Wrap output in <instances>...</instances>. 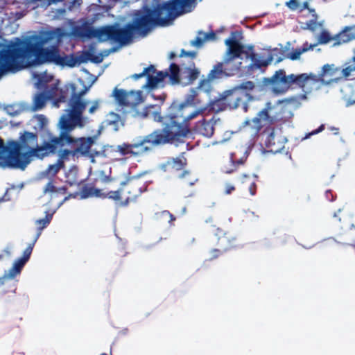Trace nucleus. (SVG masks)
Masks as SVG:
<instances>
[{"label":"nucleus","mask_w":355,"mask_h":355,"mask_svg":"<svg viewBox=\"0 0 355 355\" xmlns=\"http://www.w3.org/2000/svg\"><path fill=\"white\" fill-rule=\"evenodd\" d=\"M73 90V94L69 101V108L66 110L59 120L58 127L60 134L57 136L56 152L58 149H63L62 155L76 157L79 155L86 156L89 154V150L95 142L96 137L75 138L71 135V132L76 128H83L89 123L87 116H84L85 111L89 114H94L100 107L99 100L88 101L83 96L89 89H85L77 93L74 85H70Z\"/></svg>","instance_id":"f257e3e1"},{"label":"nucleus","mask_w":355,"mask_h":355,"mask_svg":"<svg viewBox=\"0 0 355 355\" xmlns=\"http://www.w3.org/2000/svg\"><path fill=\"white\" fill-rule=\"evenodd\" d=\"M46 139L38 144L36 133L24 131L20 134L18 141L8 143V154L6 156V147L0 144V167L24 170L34 159H43L56 154L57 136L46 132Z\"/></svg>","instance_id":"f03ea898"},{"label":"nucleus","mask_w":355,"mask_h":355,"mask_svg":"<svg viewBox=\"0 0 355 355\" xmlns=\"http://www.w3.org/2000/svg\"><path fill=\"white\" fill-rule=\"evenodd\" d=\"M238 32H232L229 38L226 39L225 44L227 46L224 55L223 64L225 69V76H232L237 74L244 68L243 71L248 73L261 69L268 66L272 61V57L267 58L254 52L252 46H245L237 40Z\"/></svg>","instance_id":"7ed1b4c3"},{"label":"nucleus","mask_w":355,"mask_h":355,"mask_svg":"<svg viewBox=\"0 0 355 355\" xmlns=\"http://www.w3.org/2000/svg\"><path fill=\"white\" fill-rule=\"evenodd\" d=\"M199 73L194 63L190 61L188 65L181 64L178 66L172 63L168 71H157L154 66L150 65L145 68L141 73L133 74L132 78L134 80H138L146 77L147 82L142 88L153 89L164 87V80L168 76L173 85L180 83L182 85H188L198 78Z\"/></svg>","instance_id":"20e7f679"},{"label":"nucleus","mask_w":355,"mask_h":355,"mask_svg":"<svg viewBox=\"0 0 355 355\" xmlns=\"http://www.w3.org/2000/svg\"><path fill=\"white\" fill-rule=\"evenodd\" d=\"M207 108V106H200L187 114L170 110V119H165L163 128L165 135L168 136V143L180 141L185 137L190 132L192 121L202 114Z\"/></svg>","instance_id":"39448f33"},{"label":"nucleus","mask_w":355,"mask_h":355,"mask_svg":"<svg viewBox=\"0 0 355 355\" xmlns=\"http://www.w3.org/2000/svg\"><path fill=\"white\" fill-rule=\"evenodd\" d=\"M33 79L35 80V87L42 92H37L33 96V103L28 108L31 112L42 110L49 100L53 99L58 92V81L46 71L32 70Z\"/></svg>","instance_id":"423d86ee"},{"label":"nucleus","mask_w":355,"mask_h":355,"mask_svg":"<svg viewBox=\"0 0 355 355\" xmlns=\"http://www.w3.org/2000/svg\"><path fill=\"white\" fill-rule=\"evenodd\" d=\"M261 90V86L253 81H245L235 86L233 89L225 91L223 98L227 101L231 109L241 107L246 112L248 110V102L255 100L253 95Z\"/></svg>","instance_id":"0eeeda50"},{"label":"nucleus","mask_w":355,"mask_h":355,"mask_svg":"<svg viewBox=\"0 0 355 355\" xmlns=\"http://www.w3.org/2000/svg\"><path fill=\"white\" fill-rule=\"evenodd\" d=\"M321 85H323L322 78L318 76V74L313 73L296 74L295 86L301 88L304 94L291 98L288 101L294 103L298 101L306 100L307 98L306 95L311 93L313 90L319 89Z\"/></svg>","instance_id":"6e6552de"},{"label":"nucleus","mask_w":355,"mask_h":355,"mask_svg":"<svg viewBox=\"0 0 355 355\" xmlns=\"http://www.w3.org/2000/svg\"><path fill=\"white\" fill-rule=\"evenodd\" d=\"M296 74L286 75L283 69L277 71L270 78L265 80L266 85H270L271 90L277 94L286 92L292 85H295Z\"/></svg>","instance_id":"1a4fd4ad"},{"label":"nucleus","mask_w":355,"mask_h":355,"mask_svg":"<svg viewBox=\"0 0 355 355\" xmlns=\"http://www.w3.org/2000/svg\"><path fill=\"white\" fill-rule=\"evenodd\" d=\"M168 136H166L163 129H157L151 133L137 139L140 150L137 153H145L152 150L153 147L168 144Z\"/></svg>","instance_id":"9d476101"},{"label":"nucleus","mask_w":355,"mask_h":355,"mask_svg":"<svg viewBox=\"0 0 355 355\" xmlns=\"http://www.w3.org/2000/svg\"><path fill=\"white\" fill-rule=\"evenodd\" d=\"M140 150L139 145L138 144L137 139L132 144H123L121 145H119L116 146H104L102 153L98 151H92L89 155L92 158V162H94V155H103L105 157H109L110 154L112 152L119 153V154L122 156L128 155H141L142 153H137V152Z\"/></svg>","instance_id":"9b49d317"},{"label":"nucleus","mask_w":355,"mask_h":355,"mask_svg":"<svg viewBox=\"0 0 355 355\" xmlns=\"http://www.w3.org/2000/svg\"><path fill=\"white\" fill-rule=\"evenodd\" d=\"M205 112L206 111L196 119L198 121L193 123V126L191 125L190 129L196 134L211 138L214 135L215 125L219 121V119L215 116L207 117L205 116Z\"/></svg>","instance_id":"f8f14e48"},{"label":"nucleus","mask_w":355,"mask_h":355,"mask_svg":"<svg viewBox=\"0 0 355 355\" xmlns=\"http://www.w3.org/2000/svg\"><path fill=\"white\" fill-rule=\"evenodd\" d=\"M275 109L270 103H267L266 107L260 111L257 116L253 118L252 122L253 127L259 130L263 126L272 124L275 121L281 120L282 118L275 115Z\"/></svg>","instance_id":"ddd939ff"},{"label":"nucleus","mask_w":355,"mask_h":355,"mask_svg":"<svg viewBox=\"0 0 355 355\" xmlns=\"http://www.w3.org/2000/svg\"><path fill=\"white\" fill-rule=\"evenodd\" d=\"M113 96L116 101L121 105L136 106L143 101L142 92H126L122 89L115 88L113 91Z\"/></svg>","instance_id":"4468645a"},{"label":"nucleus","mask_w":355,"mask_h":355,"mask_svg":"<svg viewBox=\"0 0 355 355\" xmlns=\"http://www.w3.org/2000/svg\"><path fill=\"white\" fill-rule=\"evenodd\" d=\"M96 50L94 45H90L87 50H84L76 55L70 54L67 58L69 60V67H73L82 63L92 61L95 63H100L102 62V56L96 55Z\"/></svg>","instance_id":"2eb2a0df"},{"label":"nucleus","mask_w":355,"mask_h":355,"mask_svg":"<svg viewBox=\"0 0 355 355\" xmlns=\"http://www.w3.org/2000/svg\"><path fill=\"white\" fill-rule=\"evenodd\" d=\"M202 101L200 96L199 92L196 88H192L189 94L185 96L184 102L178 106H172L171 110L172 112H178L180 114H187L191 112L188 111L189 107H196L201 104Z\"/></svg>","instance_id":"dca6fc26"},{"label":"nucleus","mask_w":355,"mask_h":355,"mask_svg":"<svg viewBox=\"0 0 355 355\" xmlns=\"http://www.w3.org/2000/svg\"><path fill=\"white\" fill-rule=\"evenodd\" d=\"M286 5L292 10L302 12L306 9H308L310 12H313L312 16L313 19L305 23H302L304 25L302 26L303 28L315 31L318 28L321 27L322 25L316 21L315 10L309 8L307 1L300 3L297 0H290L286 3Z\"/></svg>","instance_id":"f3484780"},{"label":"nucleus","mask_w":355,"mask_h":355,"mask_svg":"<svg viewBox=\"0 0 355 355\" xmlns=\"http://www.w3.org/2000/svg\"><path fill=\"white\" fill-rule=\"evenodd\" d=\"M286 141V138L282 135L280 130H272L266 138L265 144L268 148V151L272 153H277L284 149Z\"/></svg>","instance_id":"a211bd4d"},{"label":"nucleus","mask_w":355,"mask_h":355,"mask_svg":"<svg viewBox=\"0 0 355 355\" xmlns=\"http://www.w3.org/2000/svg\"><path fill=\"white\" fill-rule=\"evenodd\" d=\"M94 28L89 22L85 20H80L72 26L71 35L76 37L92 39Z\"/></svg>","instance_id":"6ab92c4d"},{"label":"nucleus","mask_w":355,"mask_h":355,"mask_svg":"<svg viewBox=\"0 0 355 355\" xmlns=\"http://www.w3.org/2000/svg\"><path fill=\"white\" fill-rule=\"evenodd\" d=\"M37 241H35V238L34 239L32 243H30L28 246L26 248V250L23 252V256L20 258L16 259L12 266V271L15 273H21L23 268L24 267L26 262L29 260L30 257L31 255L33 247Z\"/></svg>","instance_id":"aec40b11"},{"label":"nucleus","mask_w":355,"mask_h":355,"mask_svg":"<svg viewBox=\"0 0 355 355\" xmlns=\"http://www.w3.org/2000/svg\"><path fill=\"white\" fill-rule=\"evenodd\" d=\"M339 71V69L336 67V66L333 64H324L321 69V71L318 74V76L322 78V81L323 85H329L331 83H337L340 78H334L330 79L328 81L325 80V77L329 76L333 77L336 75L337 72Z\"/></svg>","instance_id":"412c9836"},{"label":"nucleus","mask_w":355,"mask_h":355,"mask_svg":"<svg viewBox=\"0 0 355 355\" xmlns=\"http://www.w3.org/2000/svg\"><path fill=\"white\" fill-rule=\"evenodd\" d=\"M57 153H58V159L57 162L49 166L47 169L45 171V174L48 176L54 177L56 174L64 167V161L69 160V157L68 156H63V149H58Z\"/></svg>","instance_id":"4be33fe9"},{"label":"nucleus","mask_w":355,"mask_h":355,"mask_svg":"<svg viewBox=\"0 0 355 355\" xmlns=\"http://www.w3.org/2000/svg\"><path fill=\"white\" fill-rule=\"evenodd\" d=\"M92 38H96L99 42L113 41V25L94 28Z\"/></svg>","instance_id":"5701e85b"},{"label":"nucleus","mask_w":355,"mask_h":355,"mask_svg":"<svg viewBox=\"0 0 355 355\" xmlns=\"http://www.w3.org/2000/svg\"><path fill=\"white\" fill-rule=\"evenodd\" d=\"M215 33L213 31L205 33L203 31H199L196 37L194 40L190 41V45L196 48H200L202 46L205 42L215 40Z\"/></svg>","instance_id":"b1692460"},{"label":"nucleus","mask_w":355,"mask_h":355,"mask_svg":"<svg viewBox=\"0 0 355 355\" xmlns=\"http://www.w3.org/2000/svg\"><path fill=\"white\" fill-rule=\"evenodd\" d=\"M337 39L338 43H347L355 40V25L345 26L341 32L338 33Z\"/></svg>","instance_id":"393cba45"},{"label":"nucleus","mask_w":355,"mask_h":355,"mask_svg":"<svg viewBox=\"0 0 355 355\" xmlns=\"http://www.w3.org/2000/svg\"><path fill=\"white\" fill-rule=\"evenodd\" d=\"M55 211L51 213L46 212V216L44 218L37 220L35 223L37 225V233L35 236V241H37L41 235L42 231L46 227L52 220L53 216Z\"/></svg>","instance_id":"a878e982"},{"label":"nucleus","mask_w":355,"mask_h":355,"mask_svg":"<svg viewBox=\"0 0 355 355\" xmlns=\"http://www.w3.org/2000/svg\"><path fill=\"white\" fill-rule=\"evenodd\" d=\"M225 76L226 77L225 69L223 62H219L216 64L207 76L211 80L222 78Z\"/></svg>","instance_id":"bb28decb"},{"label":"nucleus","mask_w":355,"mask_h":355,"mask_svg":"<svg viewBox=\"0 0 355 355\" xmlns=\"http://www.w3.org/2000/svg\"><path fill=\"white\" fill-rule=\"evenodd\" d=\"M33 128L36 130H42L48 124V119L44 114H35L31 120Z\"/></svg>","instance_id":"cd10ccee"},{"label":"nucleus","mask_w":355,"mask_h":355,"mask_svg":"<svg viewBox=\"0 0 355 355\" xmlns=\"http://www.w3.org/2000/svg\"><path fill=\"white\" fill-rule=\"evenodd\" d=\"M186 165L187 159L183 155L177 158H173L167 162L168 167L175 171H180Z\"/></svg>","instance_id":"c85d7f7f"},{"label":"nucleus","mask_w":355,"mask_h":355,"mask_svg":"<svg viewBox=\"0 0 355 355\" xmlns=\"http://www.w3.org/2000/svg\"><path fill=\"white\" fill-rule=\"evenodd\" d=\"M144 117H147L149 119H153L155 121L160 122L164 125V121L165 119H170V113L166 116H162L159 112L158 111H152L151 110H148L146 112L142 114Z\"/></svg>","instance_id":"c756f323"},{"label":"nucleus","mask_w":355,"mask_h":355,"mask_svg":"<svg viewBox=\"0 0 355 355\" xmlns=\"http://www.w3.org/2000/svg\"><path fill=\"white\" fill-rule=\"evenodd\" d=\"M315 46V44H313V45L309 44L307 42H306L303 44V46L302 47L298 48V49L293 51L291 53H290L288 55V58L293 60L299 59L300 55L303 53H304L309 50L313 49Z\"/></svg>","instance_id":"7c9ffc66"},{"label":"nucleus","mask_w":355,"mask_h":355,"mask_svg":"<svg viewBox=\"0 0 355 355\" xmlns=\"http://www.w3.org/2000/svg\"><path fill=\"white\" fill-rule=\"evenodd\" d=\"M257 178V175H253L252 177H250L248 175L243 174V184H247L249 183V192L251 194V196H254L256 194V180Z\"/></svg>","instance_id":"2f4dec72"},{"label":"nucleus","mask_w":355,"mask_h":355,"mask_svg":"<svg viewBox=\"0 0 355 355\" xmlns=\"http://www.w3.org/2000/svg\"><path fill=\"white\" fill-rule=\"evenodd\" d=\"M337 35L338 34H336L334 37H331L328 31H322L318 36V42L320 44H327L331 40H334L335 41L334 45L341 44L342 43H338L339 41L337 39Z\"/></svg>","instance_id":"473e14b6"},{"label":"nucleus","mask_w":355,"mask_h":355,"mask_svg":"<svg viewBox=\"0 0 355 355\" xmlns=\"http://www.w3.org/2000/svg\"><path fill=\"white\" fill-rule=\"evenodd\" d=\"M100 191L93 187H84L80 192V199H86L92 196H100Z\"/></svg>","instance_id":"72a5a7b5"},{"label":"nucleus","mask_w":355,"mask_h":355,"mask_svg":"<svg viewBox=\"0 0 355 355\" xmlns=\"http://www.w3.org/2000/svg\"><path fill=\"white\" fill-rule=\"evenodd\" d=\"M211 82V80L208 77L206 79L201 80L196 89L199 93L204 92L208 94L212 89Z\"/></svg>","instance_id":"f704fd0d"},{"label":"nucleus","mask_w":355,"mask_h":355,"mask_svg":"<svg viewBox=\"0 0 355 355\" xmlns=\"http://www.w3.org/2000/svg\"><path fill=\"white\" fill-rule=\"evenodd\" d=\"M355 71V60L352 58V60L345 63L344 68L342 69L341 73L343 77L348 78L352 75V73Z\"/></svg>","instance_id":"c9c22d12"},{"label":"nucleus","mask_w":355,"mask_h":355,"mask_svg":"<svg viewBox=\"0 0 355 355\" xmlns=\"http://www.w3.org/2000/svg\"><path fill=\"white\" fill-rule=\"evenodd\" d=\"M230 162H231V168H228L227 166L223 167V171L225 173H231L234 170H236V166L239 164H243V160L242 159L237 160L236 162L234 161V153H231L230 155Z\"/></svg>","instance_id":"e433bc0d"},{"label":"nucleus","mask_w":355,"mask_h":355,"mask_svg":"<svg viewBox=\"0 0 355 355\" xmlns=\"http://www.w3.org/2000/svg\"><path fill=\"white\" fill-rule=\"evenodd\" d=\"M12 267L7 271L5 272L3 277H0V286L4 284L6 280L7 279H12L15 278L17 276L20 275L19 273H15L11 272Z\"/></svg>","instance_id":"4c0bfd02"},{"label":"nucleus","mask_w":355,"mask_h":355,"mask_svg":"<svg viewBox=\"0 0 355 355\" xmlns=\"http://www.w3.org/2000/svg\"><path fill=\"white\" fill-rule=\"evenodd\" d=\"M65 189L63 187H61V188H59V189H57L53 184L52 182H49L45 188H44V193H55V192H58V191H63L64 192Z\"/></svg>","instance_id":"58836bf2"},{"label":"nucleus","mask_w":355,"mask_h":355,"mask_svg":"<svg viewBox=\"0 0 355 355\" xmlns=\"http://www.w3.org/2000/svg\"><path fill=\"white\" fill-rule=\"evenodd\" d=\"M229 243L230 241L225 236L218 239V245L223 251H226L230 248V246H229Z\"/></svg>","instance_id":"ea45409f"},{"label":"nucleus","mask_w":355,"mask_h":355,"mask_svg":"<svg viewBox=\"0 0 355 355\" xmlns=\"http://www.w3.org/2000/svg\"><path fill=\"white\" fill-rule=\"evenodd\" d=\"M104 197L114 200H118L120 199L121 193L119 191H110L107 193L104 194Z\"/></svg>","instance_id":"a19ab883"},{"label":"nucleus","mask_w":355,"mask_h":355,"mask_svg":"<svg viewBox=\"0 0 355 355\" xmlns=\"http://www.w3.org/2000/svg\"><path fill=\"white\" fill-rule=\"evenodd\" d=\"M6 110L10 115H16L19 113V110H15V105L7 106Z\"/></svg>","instance_id":"79ce46f5"},{"label":"nucleus","mask_w":355,"mask_h":355,"mask_svg":"<svg viewBox=\"0 0 355 355\" xmlns=\"http://www.w3.org/2000/svg\"><path fill=\"white\" fill-rule=\"evenodd\" d=\"M65 12H66V8H65L57 9L55 10V13L54 15V17L58 18V19L62 18L64 15Z\"/></svg>","instance_id":"37998d69"},{"label":"nucleus","mask_w":355,"mask_h":355,"mask_svg":"<svg viewBox=\"0 0 355 355\" xmlns=\"http://www.w3.org/2000/svg\"><path fill=\"white\" fill-rule=\"evenodd\" d=\"M324 129V125L322 124L318 129L313 130L310 133L306 135L304 139H308L310 136L316 135L319 132H321Z\"/></svg>","instance_id":"c03bdc74"},{"label":"nucleus","mask_w":355,"mask_h":355,"mask_svg":"<svg viewBox=\"0 0 355 355\" xmlns=\"http://www.w3.org/2000/svg\"><path fill=\"white\" fill-rule=\"evenodd\" d=\"M344 101L346 107H349L355 104V98L353 97H345Z\"/></svg>","instance_id":"a18cd8bd"},{"label":"nucleus","mask_w":355,"mask_h":355,"mask_svg":"<svg viewBox=\"0 0 355 355\" xmlns=\"http://www.w3.org/2000/svg\"><path fill=\"white\" fill-rule=\"evenodd\" d=\"M9 191L10 189H7L6 192L5 193L4 196L0 198V203L2 202H6L10 200V196L9 195Z\"/></svg>","instance_id":"49530a36"},{"label":"nucleus","mask_w":355,"mask_h":355,"mask_svg":"<svg viewBox=\"0 0 355 355\" xmlns=\"http://www.w3.org/2000/svg\"><path fill=\"white\" fill-rule=\"evenodd\" d=\"M181 55L189 56L191 58H195L196 55V53L194 51H185L184 50L182 51Z\"/></svg>","instance_id":"de8ad7c7"},{"label":"nucleus","mask_w":355,"mask_h":355,"mask_svg":"<svg viewBox=\"0 0 355 355\" xmlns=\"http://www.w3.org/2000/svg\"><path fill=\"white\" fill-rule=\"evenodd\" d=\"M76 173H77V167L76 166H73L70 168V170L67 173H66V175H67V177H68L71 174L75 175L76 174Z\"/></svg>","instance_id":"09e8293b"},{"label":"nucleus","mask_w":355,"mask_h":355,"mask_svg":"<svg viewBox=\"0 0 355 355\" xmlns=\"http://www.w3.org/2000/svg\"><path fill=\"white\" fill-rule=\"evenodd\" d=\"M234 189L235 188L233 185L227 184L225 188V193L230 194Z\"/></svg>","instance_id":"8fccbe9b"},{"label":"nucleus","mask_w":355,"mask_h":355,"mask_svg":"<svg viewBox=\"0 0 355 355\" xmlns=\"http://www.w3.org/2000/svg\"><path fill=\"white\" fill-rule=\"evenodd\" d=\"M162 215L163 216H168L171 218V221L170 222H171V221H173V220H174L175 219V217L168 211H164L162 212Z\"/></svg>","instance_id":"3c124183"},{"label":"nucleus","mask_w":355,"mask_h":355,"mask_svg":"<svg viewBox=\"0 0 355 355\" xmlns=\"http://www.w3.org/2000/svg\"><path fill=\"white\" fill-rule=\"evenodd\" d=\"M111 116H113V121H108V120H107V122H108V123H109V124H111L112 123H114V122H116V121H118V120H119V115L115 114H114V113H112V114H111Z\"/></svg>","instance_id":"603ef678"},{"label":"nucleus","mask_w":355,"mask_h":355,"mask_svg":"<svg viewBox=\"0 0 355 355\" xmlns=\"http://www.w3.org/2000/svg\"><path fill=\"white\" fill-rule=\"evenodd\" d=\"M327 200L332 201L334 200L333 195L331 191H327L325 193Z\"/></svg>","instance_id":"864d4df0"},{"label":"nucleus","mask_w":355,"mask_h":355,"mask_svg":"<svg viewBox=\"0 0 355 355\" xmlns=\"http://www.w3.org/2000/svg\"><path fill=\"white\" fill-rule=\"evenodd\" d=\"M64 101H65V98H64V97L62 96V97H60V98L58 99V101H55V102L53 103V104H54L55 106L58 107V103H60V102H64Z\"/></svg>","instance_id":"5fc2aeb1"},{"label":"nucleus","mask_w":355,"mask_h":355,"mask_svg":"<svg viewBox=\"0 0 355 355\" xmlns=\"http://www.w3.org/2000/svg\"><path fill=\"white\" fill-rule=\"evenodd\" d=\"M218 250H213L211 253L213 254V258H216L218 257Z\"/></svg>","instance_id":"6e6d98bb"},{"label":"nucleus","mask_w":355,"mask_h":355,"mask_svg":"<svg viewBox=\"0 0 355 355\" xmlns=\"http://www.w3.org/2000/svg\"><path fill=\"white\" fill-rule=\"evenodd\" d=\"M329 129L331 131H335V132H334L335 135L338 134V128L331 126V127H329Z\"/></svg>","instance_id":"4d7b16f0"},{"label":"nucleus","mask_w":355,"mask_h":355,"mask_svg":"<svg viewBox=\"0 0 355 355\" xmlns=\"http://www.w3.org/2000/svg\"><path fill=\"white\" fill-rule=\"evenodd\" d=\"M4 253L6 254L7 256L10 257L11 255V251H10V249L9 248H6L4 250H3Z\"/></svg>","instance_id":"13d9d810"},{"label":"nucleus","mask_w":355,"mask_h":355,"mask_svg":"<svg viewBox=\"0 0 355 355\" xmlns=\"http://www.w3.org/2000/svg\"><path fill=\"white\" fill-rule=\"evenodd\" d=\"M189 174V171H184L183 173H182L178 177L180 178H183L186 175Z\"/></svg>","instance_id":"bf43d9fd"},{"label":"nucleus","mask_w":355,"mask_h":355,"mask_svg":"<svg viewBox=\"0 0 355 355\" xmlns=\"http://www.w3.org/2000/svg\"><path fill=\"white\" fill-rule=\"evenodd\" d=\"M135 198H130V197H128V198H127V199H126V200H125V202L124 203H123V205H128V204L129 201H130V200H135Z\"/></svg>","instance_id":"052dcab7"},{"label":"nucleus","mask_w":355,"mask_h":355,"mask_svg":"<svg viewBox=\"0 0 355 355\" xmlns=\"http://www.w3.org/2000/svg\"><path fill=\"white\" fill-rule=\"evenodd\" d=\"M142 192H143L142 189L141 188H139L138 192H137V194L136 195V196L138 195H140Z\"/></svg>","instance_id":"680f3d73"},{"label":"nucleus","mask_w":355,"mask_h":355,"mask_svg":"<svg viewBox=\"0 0 355 355\" xmlns=\"http://www.w3.org/2000/svg\"><path fill=\"white\" fill-rule=\"evenodd\" d=\"M175 56V54L173 53H171L170 55V58H173Z\"/></svg>","instance_id":"e2e57ef3"},{"label":"nucleus","mask_w":355,"mask_h":355,"mask_svg":"<svg viewBox=\"0 0 355 355\" xmlns=\"http://www.w3.org/2000/svg\"><path fill=\"white\" fill-rule=\"evenodd\" d=\"M126 184V182H122L121 183V185L123 186V185H125Z\"/></svg>","instance_id":"0e129e2a"},{"label":"nucleus","mask_w":355,"mask_h":355,"mask_svg":"<svg viewBox=\"0 0 355 355\" xmlns=\"http://www.w3.org/2000/svg\"><path fill=\"white\" fill-rule=\"evenodd\" d=\"M354 56H353V58H354V60H355V49L354 50Z\"/></svg>","instance_id":"69168bd1"},{"label":"nucleus","mask_w":355,"mask_h":355,"mask_svg":"<svg viewBox=\"0 0 355 355\" xmlns=\"http://www.w3.org/2000/svg\"><path fill=\"white\" fill-rule=\"evenodd\" d=\"M79 83H80V84L83 85V80H80Z\"/></svg>","instance_id":"338daca9"},{"label":"nucleus","mask_w":355,"mask_h":355,"mask_svg":"<svg viewBox=\"0 0 355 355\" xmlns=\"http://www.w3.org/2000/svg\"><path fill=\"white\" fill-rule=\"evenodd\" d=\"M189 184H190V185H193V184H194V182H189Z\"/></svg>","instance_id":"774afa93"}]
</instances>
